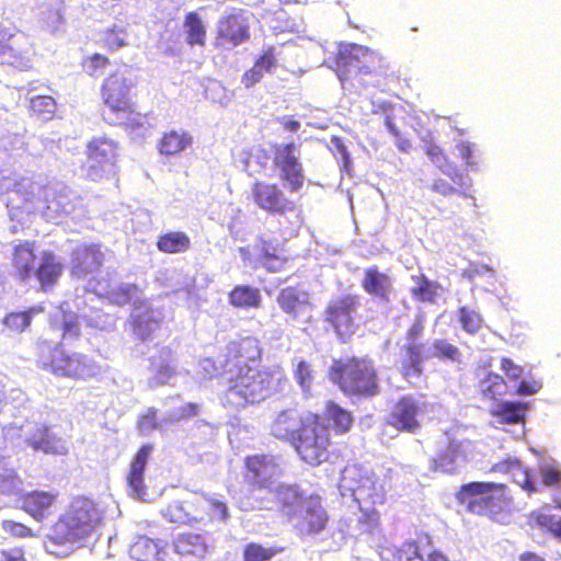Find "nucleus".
I'll list each match as a JSON object with an SVG mask.
<instances>
[{
    "label": "nucleus",
    "mask_w": 561,
    "mask_h": 561,
    "mask_svg": "<svg viewBox=\"0 0 561 561\" xmlns=\"http://www.w3.org/2000/svg\"><path fill=\"white\" fill-rule=\"evenodd\" d=\"M256 364V357L248 358L243 353H213L199 359L198 367L206 378H226L229 387L222 403L240 409L264 400L270 393L268 375L257 370Z\"/></svg>",
    "instance_id": "nucleus-1"
},
{
    "label": "nucleus",
    "mask_w": 561,
    "mask_h": 561,
    "mask_svg": "<svg viewBox=\"0 0 561 561\" xmlns=\"http://www.w3.org/2000/svg\"><path fill=\"white\" fill-rule=\"evenodd\" d=\"M102 519V512L92 500L85 496L76 497L46 536V552L65 558L76 549L94 542L99 537Z\"/></svg>",
    "instance_id": "nucleus-2"
},
{
    "label": "nucleus",
    "mask_w": 561,
    "mask_h": 561,
    "mask_svg": "<svg viewBox=\"0 0 561 561\" xmlns=\"http://www.w3.org/2000/svg\"><path fill=\"white\" fill-rule=\"evenodd\" d=\"M276 499L283 515L300 538H314L327 529L329 515L320 496L306 494L296 484H280L276 489Z\"/></svg>",
    "instance_id": "nucleus-3"
},
{
    "label": "nucleus",
    "mask_w": 561,
    "mask_h": 561,
    "mask_svg": "<svg viewBox=\"0 0 561 561\" xmlns=\"http://www.w3.org/2000/svg\"><path fill=\"white\" fill-rule=\"evenodd\" d=\"M335 66L342 87L350 91L366 87L362 76L386 75L389 68L381 54L354 43L339 49Z\"/></svg>",
    "instance_id": "nucleus-4"
},
{
    "label": "nucleus",
    "mask_w": 561,
    "mask_h": 561,
    "mask_svg": "<svg viewBox=\"0 0 561 561\" xmlns=\"http://www.w3.org/2000/svg\"><path fill=\"white\" fill-rule=\"evenodd\" d=\"M135 87L134 80L121 71L110 73L101 85V98L115 119L113 123L130 129L142 127L147 118L133 100Z\"/></svg>",
    "instance_id": "nucleus-5"
},
{
    "label": "nucleus",
    "mask_w": 561,
    "mask_h": 561,
    "mask_svg": "<svg viewBox=\"0 0 561 561\" xmlns=\"http://www.w3.org/2000/svg\"><path fill=\"white\" fill-rule=\"evenodd\" d=\"M457 499L472 514L485 515L499 523H506L510 517L512 501L503 483H465L458 491Z\"/></svg>",
    "instance_id": "nucleus-6"
},
{
    "label": "nucleus",
    "mask_w": 561,
    "mask_h": 561,
    "mask_svg": "<svg viewBox=\"0 0 561 561\" xmlns=\"http://www.w3.org/2000/svg\"><path fill=\"white\" fill-rule=\"evenodd\" d=\"M329 377L347 394L371 397L378 390L375 368L366 358L334 359Z\"/></svg>",
    "instance_id": "nucleus-7"
},
{
    "label": "nucleus",
    "mask_w": 561,
    "mask_h": 561,
    "mask_svg": "<svg viewBox=\"0 0 561 561\" xmlns=\"http://www.w3.org/2000/svg\"><path fill=\"white\" fill-rule=\"evenodd\" d=\"M360 306L358 295L346 294L331 299L324 309V320L342 342H348L357 330L356 314Z\"/></svg>",
    "instance_id": "nucleus-8"
},
{
    "label": "nucleus",
    "mask_w": 561,
    "mask_h": 561,
    "mask_svg": "<svg viewBox=\"0 0 561 561\" xmlns=\"http://www.w3.org/2000/svg\"><path fill=\"white\" fill-rule=\"evenodd\" d=\"M39 365L57 376L88 378L98 375L101 367L82 353H41Z\"/></svg>",
    "instance_id": "nucleus-9"
},
{
    "label": "nucleus",
    "mask_w": 561,
    "mask_h": 561,
    "mask_svg": "<svg viewBox=\"0 0 561 561\" xmlns=\"http://www.w3.org/2000/svg\"><path fill=\"white\" fill-rule=\"evenodd\" d=\"M329 443L328 427L318 422H312L304 424L291 445L305 462L319 466L329 458Z\"/></svg>",
    "instance_id": "nucleus-10"
},
{
    "label": "nucleus",
    "mask_w": 561,
    "mask_h": 561,
    "mask_svg": "<svg viewBox=\"0 0 561 561\" xmlns=\"http://www.w3.org/2000/svg\"><path fill=\"white\" fill-rule=\"evenodd\" d=\"M33 56L31 36L11 23V30L0 39V65L28 70L32 68Z\"/></svg>",
    "instance_id": "nucleus-11"
},
{
    "label": "nucleus",
    "mask_w": 561,
    "mask_h": 561,
    "mask_svg": "<svg viewBox=\"0 0 561 561\" xmlns=\"http://www.w3.org/2000/svg\"><path fill=\"white\" fill-rule=\"evenodd\" d=\"M250 199L254 206L272 216H286L299 210L295 201L286 197L278 183L256 180L250 190Z\"/></svg>",
    "instance_id": "nucleus-12"
},
{
    "label": "nucleus",
    "mask_w": 561,
    "mask_h": 561,
    "mask_svg": "<svg viewBox=\"0 0 561 561\" xmlns=\"http://www.w3.org/2000/svg\"><path fill=\"white\" fill-rule=\"evenodd\" d=\"M251 38V24L244 9L232 8L217 22L215 47H237Z\"/></svg>",
    "instance_id": "nucleus-13"
},
{
    "label": "nucleus",
    "mask_w": 561,
    "mask_h": 561,
    "mask_svg": "<svg viewBox=\"0 0 561 561\" xmlns=\"http://www.w3.org/2000/svg\"><path fill=\"white\" fill-rule=\"evenodd\" d=\"M273 165L289 192L300 191L306 181L302 163L296 156L295 142L273 144Z\"/></svg>",
    "instance_id": "nucleus-14"
},
{
    "label": "nucleus",
    "mask_w": 561,
    "mask_h": 561,
    "mask_svg": "<svg viewBox=\"0 0 561 561\" xmlns=\"http://www.w3.org/2000/svg\"><path fill=\"white\" fill-rule=\"evenodd\" d=\"M21 432L25 444L35 451L55 456H65L69 451L66 440L46 424L28 423Z\"/></svg>",
    "instance_id": "nucleus-15"
},
{
    "label": "nucleus",
    "mask_w": 561,
    "mask_h": 561,
    "mask_svg": "<svg viewBox=\"0 0 561 561\" xmlns=\"http://www.w3.org/2000/svg\"><path fill=\"white\" fill-rule=\"evenodd\" d=\"M117 142L106 137H94L87 145L88 175L96 181L117 160Z\"/></svg>",
    "instance_id": "nucleus-16"
},
{
    "label": "nucleus",
    "mask_w": 561,
    "mask_h": 561,
    "mask_svg": "<svg viewBox=\"0 0 561 561\" xmlns=\"http://www.w3.org/2000/svg\"><path fill=\"white\" fill-rule=\"evenodd\" d=\"M424 402L412 396L402 397L387 416V424L397 431L415 433L420 427L419 417L423 413Z\"/></svg>",
    "instance_id": "nucleus-17"
},
{
    "label": "nucleus",
    "mask_w": 561,
    "mask_h": 561,
    "mask_svg": "<svg viewBox=\"0 0 561 561\" xmlns=\"http://www.w3.org/2000/svg\"><path fill=\"white\" fill-rule=\"evenodd\" d=\"M152 450L153 447L151 444L142 445L135 454L127 474L129 495L141 502L150 501L147 486L144 482V476Z\"/></svg>",
    "instance_id": "nucleus-18"
},
{
    "label": "nucleus",
    "mask_w": 561,
    "mask_h": 561,
    "mask_svg": "<svg viewBox=\"0 0 561 561\" xmlns=\"http://www.w3.org/2000/svg\"><path fill=\"white\" fill-rule=\"evenodd\" d=\"M466 444L456 439L439 446L436 456L431 459V469L447 474L457 473L466 463Z\"/></svg>",
    "instance_id": "nucleus-19"
},
{
    "label": "nucleus",
    "mask_w": 561,
    "mask_h": 561,
    "mask_svg": "<svg viewBox=\"0 0 561 561\" xmlns=\"http://www.w3.org/2000/svg\"><path fill=\"white\" fill-rule=\"evenodd\" d=\"M247 479L259 488H270L280 473L276 458L272 455H254L245 459Z\"/></svg>",
    "instance_id": "nucleus-20"
},
{
    "label": "nucleus",
    "mask_w": 561,
    "mask_h": 561,
    "mask_svg": "<svg viewBox=\"0 0 561 561\" xmlns=\"http://www.w3.org/2000/svg\"><path fill=\"white\" fill-rule=\"evenodd\" d=\"M36 259L34 241H21L14 245L11 253L13 277L23 284L34 278Z\"/></svg>",
    "instance_id": "nucleus-21"
},
{
    "label": "nucleus",
    "mask_w": 561,
    "mask_h": 561,
    "mask_svg": "<svg viewBox=\"0 0 561 561\" xmlns=\"http://www.w3.org/2000/svg\"><path fill=\"white\" fill-rule=\"evenodd\" d=\"M64 271V263L53 251H43L34 273L39 290L47 293L53 289L58 284Z\"/></svg>",
    "instance_id": "nucleus-22"
},
{
    "label": "nucleus",
    "mask_w": 561,
    "mask_h": 561,
    "mask_svg": "<svg viewBox=\"0 0 561 561\" xmlns=\"http://www.w3.org/2000/svg\"><path fill=\"white\" fill-rule=\"evenodd\" d=\"M104 254L100 244H84L77 249L71 257V273L76 277H84L100 270Z\"/></svg>",
    "instance_id": "nucleus-23"
},
{
    "label": "nucleus",
    "mask_w": 561,
    "mask_h": 561,
    "mask_svg": "<svg viewBox=\"0 0 561 561\" xmlns=\"http://www.w3.org/2000/svg\"><path fill=\"white\" fill-rule=\"evenodd\" d=\"M493 472L510 474L512 480L525 490L528 494L539 491V482L530 470L525 468L519 459L508 457L492 467Z\"/></svg>",
    "instance_id": "nucleus-24"
},
{
    "label": "nucleus",
    "mask_w": 561,
    "mask_h": 561,
    "mask_svg": "<svg viewBox=\"0 0 561 561\" xmlns=\"http://www.w3.org/2000/svg\"><path fill=\"white\" fill-rule=\"evenodd\" d=\"M360 286L367 295L382 302H388L393 291L391 277L377 265L364 270Z\"/></svg>",
    "instance_id": "nucleus-25"
},
{
    "label": "nucleus",
    "mask_w": 561,
    "mask_h": 561,
    "mask_svg": "<svg viewBox=\"0 0 561 561\" xmlns=\"http://www.w3.org/2000/svg\"><path fill=\"white\" fill-rule=\"evenodd\" d=\"M129 556L135 561H165L168 552L163 540L139 536L130 545Z\"/></svg>",
    "instance_id": "nucleus-26"
},
{
    "label": "nucleus",
    "mask_w": 561,
    "mask_h": 561,
    "mask_svg": "<svg viewBox=\"0 0 561 561\" xmlns=\"http://www.w3.org/2000/svg\"><path fill=\"white\" fill-rule=\"evenodd\" d=\"M56 497L57 494L53 492L34 490L22 495L21 507L36 520H42L48 514Z\"/></svg>",
    "instance_id": "nucleus-27"
},
{
    "label": "nucleus",
    "mask_w": 561,
    "mask_h": 561,
    "mask_svg": "<svg viewBox=\"0 0 561 561\" xmlns=\"http://www.w3.org/2000/svg\"><path fill=\"white\" fill-rule=\"evenodd\" d=\"M529 404L518 400H501L494 402L491 414L501 424H523L526 420Z\"/></svg>",
    "instance_id": "nucleus-28"
},
{
    "label": "nucleus",
    "mask_w": 561,
    "mask_h": 561,
    "mask_svg": "<svg viewBox=\"0 0 561 561\" xmlns=\"http://www.w3.org/2000/svg\"><path fill=\"white\" fill-rule=\"evenodd\" d=\"M304 422L296 410L282 411L271 426V433L278 439L293 442L304 427Z\"/></svg>",
    "instance_id": "nucleus-29"
},
{
    "label": "nucleus",
    "mask_w": 561,
    "mask_h": 561,
    "mask_svg": "<svg viewBox=\"0 0 561 561\" xmlns=\"http://www.w3.org/2000/svg\"><path fill=\"white\" fill-rule=\"evenodd\" d=\"M256 259L267 272L277 273L284 270L287 257L283 255L279 248L267 240L260 239L255 244Z\"/></svg>",
    "instance_id": "nucleus-30"
},
{
    "label": "nucleus",
    "mask_w": 561,
    "mask_h": 561,
    "mask_svg": "<svg viewBox=\"0 0 561 561\" xmlns=\"http://www.w3.org/2000/svg\"><path fill=\"white\" fill-rule=\"evenodd\" d=\"M276 301L283 312L296 319L309 309V301L296 287L288 286L279 290Z\"/></svg>",
    "instance_id": "nucleus-31"
},
{
    "label": "nucleus",
    "mask_w": 561,
    "mask_h": 561,
    "mask_svg": "<svg viewBox=\"0 0 561 561\" xmlns=\"http://www.w3.org/2000/svg\"><path fill=\"white\" fill-rule=\"evenodd\" d=\"M193 137L184 130L171 129L162 133L157 142V150L162 156H176L191 147Z\"/></svg>",
    "instance_id": "nucleus-32"
},
{
    "label": "nucleus",
    "mask_w": 561,
    "mask_h": 561,
    "mask_svg": "<svg viewBox=\"0 0 561 561\" xmlns=\"http://www.w3.org/2000/svg\"><path fill=\"white\" fill-rule=\"evenodd\" d=\"M228 301L236 309H259L262 306V295L259 288L250 285H236L228 293Z\"/></svg>",
    "instance_id": "nucleus-33"
},
{
    "label": "nucleus",
    "mask_w": 561,
    "mask_h": 561,
    "mask_svg": "<svg viewBox=\"0 0 561 561\" xmlns=\"http://www.w3.org/2000/svg\"><path fill=\"white\" fill-rule=\"evenodd\" d=\"M183 32L188 46L204 47L207 41V28L196 11L187 12L183 20Z\"/></svg>",
    "instance_id": "nucleus-34"
},
{
    "label": "nucleus",
    "mask_w": 561,
    "mask_h": 561,
    "mask_svg": "<svg viewBox=\"0 0 561 561\" xmlns=\"http://www.w3.org/2000/svg\"><path fill=\"white\" fill-rule=\"evenodd\" d=\"M156 245L162 253L178 254L188 251L192 247V241L184 231H168L158 237Z\"/></svg>",
    "instance_id": "nucleus-35"
},
{
    "label": "nucleus",
    "mask_w": 561,
    "mask_h": 561,
    "mask_svg": "<svg viewBox=\"0 0 561 561\" xmlns=\"http://www.w3.org/2000/svg\"><path fill=\"white\" fill-rule=\"evenodd\" d=\"M411 278L414 286L410 293L415 300L427 304L436 301L440 290L437 282L431 280L425 274L412 275Z\"/></svg>",
    "instance_id": "nucleus-36"
},
{
    "label": "nucleus",
    "mask_w": 561,
    "mask_h": 561,
    "mask_svg": "<svg viewBox=\"0 0 561 561\" xmlns=\"http://www.w3.org/2000/svg\"><path fill=\"white\" fill-rule=\"evenodd\" d=\"M161 514L170 523L192 524L198 520L194 515L193 504L187 501H173L161 511Z\"/></svg>",
    "instance_id": "nucleus-37"
},
{
    "label": "nucleus",
    "mask_w": 561,
    "mask_h": 561,
    "mask_svg": "<svg viewBox=\"0 0 561 561\" xmlns=\"http://www.w3.org/2000/svg\"><path fill=\"white\" fill-rule=\"evenodd\" d=\"M175 550L183 556L203 558L207 551L205 539L199 534H183L175 542Z\"/></svg>",
    "instance_id": "nucleus-38"
},
{
    "label": "nucleus",
    "mask_w": 561,
    "mask_h": 561,
    "mask_svg": "<svg viewBox=\"0 0 561 561\" xmlns=\"http://www.w3.org/2000/svg\"><path fill=\"white\" fill-rule=\"evenodd\" d=\"M327 421L336 433L344 434L350 431L354 420L350 411L330 401L327 404Z\"/></svg>",
    "instance_id": "nucleus-39"
},
{
    "label": "nucleus",
    "mask_w": 561,
    "mask_h": 561,
    "mask_svg": "<svg viewBox=\"0 0 561 561\" xmlns=\"http://www.w3.org/2000/svg\"><path fill=\"white\" fill-rule=\"evenodd\" d=\"M43 311V306H33L23 311L11 312L4 317L3 324L11 332L21 333L31 325L33 317Z\"/></svg>",
    "instance_id": "nucleus-40"
},
{
    "label": "nucleus",
    "mask_w": 561,
    "mask_h": 561,
    "mask_svg": "<svg viewBox=\"0 0 561 561\" xmlns=\"http://www.w3.org/2000/svg\"><path fill=\"white\" fill-rule=\"evenodd\" d=\"M168 423H170L168 413L159 420L158 410L156 408H148L138 416L137 430L141 435L148 436L154 431H162L163 426Z\"/></svg>",
    "instance_id": "nucleus-41"
},
{
    "label": "nucleus",
    "mask_w": 561,
    "mask_h": 561,
    "mask_svg": "<svg viewBox=\"0 0 561 561\" xmlns=\"http://www.w3.org/2000/svg\"><path fill=\"white\" fill-rule=\"evenodd\" d=\"M28 108L31 116L49 121L56 114L57 103L50 95H37L31 99Z\"/></svg>",
    "instance_id": "nucleus-42"
},
{
    "label": "nucleus",
    "mask_w": 561,
    "mask_h": 561,
    "mask_svg": "<svg viewBox=\"0 0 561 561\" xmlns=\"http://www.w3.org/2000/svg\"><path fill=\"white\" fill-rule=\"evenodd\" d=\"M425 328V317L417 313L404 334V351H419L422 346V337Z\"/></svg>",
    "instance_id": "nucleus-43"
},
{
    "label": "nucleus",
    "mask_w": 561,
    "mask_h": 561,
    "mask_svg": "<svg viewBox=\"0 0 561 561\" xmlns=\"http://www.w3.org/2000/svg\"><path fill=\"white\" fill-rule=\"evenodd\" d=\"M158 328V321L152 314H138L131 320V331L136 340L145 342L152 337V333Z\"/></svg>",
    "instance_id": "nucleus-44"
},
{
    "label": "nucleus",
    "mask_w": 561,
    "mask_h": 561,
    "mask_svg": "<svg viewBox=\"0 0 561 561\" xmlns=\"http://www.w3.org/2000/svg\"><path fill=\"white\" fill-rule=\"evenodd\" d=\"M151 366L154 373V376L149 379V386L151 388L168 383L175 374L174 368L162 357H153L151 359Z\"/></svg>",
    "instance_id": "nucleus-45"
},
{
    "label": "nucleus",
    "mask_w": 561,
    "mask_h": 561,
    "mask_svg": "<svg viewBox=\"0 0 561 561\" xmlns=\"http://www.w3.org/2000/svg\"><path fill=\"white\" fill-rule=\"evenodd\" d=\"M541 480L539 486H556L561 483V469L559 463L552 458H545L539 463Z\"/></svg>",
    "instance_id": "nucleus-46"
},
{
    "label": "nucleus",
    "mask_w": 561,
    "mask_h": 561,
    "mask_svg": "<svg viewBox=\"0 0 561 561\" xmlns=\"http://www.w3.org/2000/svg\"><path fill=\"white\" fill-rule=\"evenodd\" d=\"M480 391L484 397L495 399L506 392V383L502 376L495 373H489L479 383Z\"/></svg>",
    "instance_id": "nucleus-47"
},
{
    "label": "nucleus",
    "mask_w": 561,
    "mask_h": 561,
    "mask_svg": "<svg viewBox=\"0 0 561 561\" xmlns=\"http://www.w3.org/2000/svg\"><path fill=\"white\" fill-rule=\"evenodd\" d=\"M101 43L110 51L125 47L128 44L127 32L124 27L114 25L104 31Z\"/></svg>",
    "instance_id": "nucleus-48"
},
{
    "label": "nucleus",
    "mask_w": 561,
    "mask_h": 561,
    "mask_svg": "<svg viewBox=\"0 0 561 561\" xmlns=\"http://www.w3.org/2000/svg\"><path fill=\"white\" fill-rule=\"evenodd\" d=\"M59 331L61 337L58 346L61 348L73 346L76 342L80 340V325L77 318L75 317L65 320L60 325Z\"/></svg>",
    "instance_id": "nucleus-49"
},
{
    "label": "nucleus",
    "mask_w": 561,
    "mask_h": 561,
    "mask_svg": "<svg viewBox=\"0 0 561 561\" xmlns=\"http://www.w3.org/2000/svg\"><path fill=\"white\" fill-rule=\"evenodd\" d=\"M282 549L265 548L260 543H248L243 549L244 561H268L275 557Z\"/></svg>",
    "instance_id": "nucleus-50"
},
{
    "label": "nucleus",
    "mask_w": 561,
    "mask_h": 561,
    "mask_svg": "<svg viewBox=\"0 0 561 561\" xmlns=\"http://www.w3.org/2000/svg\"><path fill=\"white\" fill-rule=\"evenodd\" d=\"M253 64L265 73L272 72L278 67L277 48L273 45L263 47L261 53L254 59Z\"/></svg>",
    "instance_id": "nucleus-51"
},
{
    "label": "nucleus",
    "mask_w": 561,
    "mask_h": 561,
    "mask_svg": "<svg viewBox=\"0 0 561 561\" xmlns=\"http://www.w3.org/2000/svg\"><path fill=\"white\" fill-rule=\"evenodd\" d=\"M536 525L545 528L556 538L561 539V517L546 512H537L531 515Z\"/></svg>",
    "instance_id": "nucleus-52"
},
{
    "label": "nucleus",
    "mask_w": 561,
    "mask_h": 561,
    "mask_svg": "<svg viewBox=\"0 0 561 561\" xmlns=\"http://www.w3.org/2000/svg\"><path fill=\"white\" fill-rule=\"evenodd\" d=\"M22 491V480L13 470L0 472V495H16Z\"/></svg>",
    "instance_id": "nucleus-53"
},
{
    "label": "nucleus",
    "mask_w": 561,
    "mask_h": 561,
    "mask_svg": "<svg viewBox=\"0 0 561 561\" xmlns=\"http://www.w3.org/2000/svg\"><path fill=\"white\" fill-rule=\"evenodd\" d=\"M459 321L461 327L469 333H476L482 324V317L479 312L467 306L458 309Z\"/></svg>",
    "instance_id": "nucleus-54"
},
{
    "label": "nucleus",
    "mask_w": 561,
    "mask_h": 561,
    "mask_svg": "<svg viewBox=\"0 0 561 561\" xmlns=\"http://www.w3.org/2000/svg\"><path fill=\"white\" fill-rule=\"evenodd\" d=\"M422 353H407L405 358L402 360V373L405 378L419 377L422 373Z\"/></svg>",
    "instance_id": "nucleus-55"
},
{
    "label": "nucleus",
    "mask_w": 561,
    "mask_h": 561,
    "mask_svg": "<svg viewBox=\"0 0 561 561\" xmlns=\"http://www.w3.org/2000/svg\"><path fill=\"white\" fill-rule=\"evenodd\" d=\"M201 410V405L197 403H186L175 410L168 412L169 422L175 423L184 419L196 416Z\"/></svg>",
    "instance_id": "nucleus-56"
},
{
    "label": "nucleus",
    "mask_w": 561,
    "mask_h": 561,
    "mask_svg": "<svg viewBox=\"0 0 561 561\" xmlns=\"http://www.w3.org/2000/svg\"><path fill=\"white\" fill-rule=\"evenodd\" d=\"M423 150L430 160L440 169L447 163V157L439 145L432 140H426L423 145Z\"/></svg>",
    "instance_id": "nucleus-57"
},
{
    "label": "nucleus",
    "mask_w": 561,
    "mask_h": 561,
    "mask_svg": "<svg viewBox=\"0 0 561 561\" xmlns=\"http://www.w3.org/2000/svg\"><path fill=\"white\" fill-rule=\"evenodd\" d=\"M208 503L210 517L221 523H227L230 518L227 503L219 499H209Z\"/></svg>",
    "instance_id": "nucleus-58"
},
{
    "label": "nucleus",
    "mask_w": 561,
    "mask_h": 561,
    "mask_svg": "<svg viewBox=\"0 0 561 561\" xmlns=\"http://www.w3.org/2000/svg\"><path fill=\"white\" fill-rule=\"evenodd\" d=\"M264 75L265 72L253 64L242 73L240 82L245 89L249 90L259 84L264 78Z\"/></svg>",
    "instance_id": "nucleus-59"
},
{
    "label": "nucleus",
    "mask_w": 561,
    "mask_h": 561,
    "mask_svg": "<svg viewBox=\"0 0 561 561\" xmlns=\"http://www.w3.org/2000/svg\"><path fill=\"white\" fill-rule=\"evenodd\" d=\"M83 67L89 75H94L98 70L110 65V59L101 54H93L83 60Z\"/></svg>",
    "instance_id": "nucleus-60"
},
{
    "label": "nucleus",
    "mask_w": 561,
    "mask_h": 561,
    "mask_svg": "<svg viewBox=\"0 0 561 561\" xmlns=\"http://www.w3.org/2000/svg\"><path fill=\"white\" fill-rule=\"evenodd\" d=\"M501 367L511 380L517 381L526 377L525 367L516 365L510 358H502Z\"/></svg>",
    "instance_id": "nucleus-61"
},
{
    "label": "nucleus",
    "mask_w": 561,
    "mask_h": 561,
    "mask_svg": "<svg viewBox=\"0 0 561 561\" xmlns=\"http://www.w3.org/2000/svg\"><path fill=\"white\" fill-rule=\"evenodd\" d=\"M542 388V382L540 380H529L526 377L519 380L516 393L518 396H533L537 393Z\"/></svg>",
    "instance_id": "nucleus-62"
},
{
    "label": "nucleus",
    "mask_w": 561,
    "mask_h": 561,
    "mask_svg": "<svg viewBox=\"0 0 561 561\" xmlns=\"http://www.w3.org/2000/svg\"><path fill=\"white\" fill-rule=\"evenodd\" d=\"M2 529L5 533H9L15 537H28L32 535L31 528L26 527L25 525H23L21 523L13 522V520H3Z\"/></svg>",
    "instance_id": "nucleus-63"
},
{
    "label": "nucleus",
    "mask_w": 561,
    "mask_h": 561,
    "mask_svg": "<svg viewBox=\"0 0 561 561\" xmlns=\"http://www.w3.org/2000/svg\"><path fill=\"white\" fill-rule=\"evenodd\" d=\"M0 561H26L21 548L0 550Z\"/></svg>",
    "instance_id": "nucleus-64"
}]
</instances>
